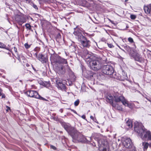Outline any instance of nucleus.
Here are the masks:
<instances>
[{"label":"nucleus","mask_w":151,"mask_h":151,"mask_svg":"<svg viewBox=\"0 0 151 151\" xmlns=\"http://www.w3.org/2000/svg\"><path fill=\"white\" fill-rule=\"evenodd\" d=\"M134 129L143 140H151L150 131L146 129L142 124L135 123Z\"/></svg>","instance_id":"1"},{"label":"nucleus","mask_w":151,"mask_h":151,"mask_svg":"<svg viewBox=\"0 0 151 151\" xmlns=\"http://www.w3.org/2000/svg\"><path fill=\"white\" fill-rule=\"evenodd\" d=\"M86 54H84L86 58L89 63L90 67L91 69L95 70H98L101 68L102 64L101 60L98 59H93V56L89 54L88 51L86 50L85 51Z\"/></svg>","instance_id":"2"},{"label":"nucleus","mask_w":151,"mask_h":151,"mask_svg":"<svg viewBox=\"0 0 151 151\" xmlns=\"http://www.w3.org/2000/svg\"><path fill=\"white\" fill-rule=\"evenodd\" d=\"M122 47H124V48L129 53L130 56L134 58L135 60L141 63L144 62V59L138 53L135 52L133 50L132 51L131 48L129 46L125 44Z\"/></svg>","instance_id":"3"},{"label":"nucleus","mask_w":151,"mask_h":151,"mask_svg":"<svg viewBox=\"0 0 151 151\" xmlns=\"http://www.w3.org/2000/svg\"><path fill=\"white\" fill-rule=\"evenodd\" d=\"M110 95L111 96L113 97V99H112V101L114 102L118 103L120 102H121L125 106H129L128 102L125 98L123 96H119L117 94L114 96H113L110 94H107L106 97V100L107 99V97L109 96H110Z\"/></svg>","instance_id":"4"},{"label":"nucleus","mask_w":151,"mask_h":151,"mask_svg":"<svg viewBox=\"0 0 151 151\" xmlns=\"http://www.w3.org/2000/svg\"><path fill=\"white\" fill-rule=\"evenodd\" d=\"M70 136L74 142H83L85 140V138L84 136L78 131L76 129Z\"/></svg>","instance_id":"5"},{"label":"nucleus","mask_w":151,"mask_h":151,"mask_svg":"<svg viewBox=\"0 0 151 151\" xmlns=\"http://www.w3.org/2000/svg\"><path fill=\"white\" fill-rule=\"evenodd\" d=\"M25 94L28 96L30 97L39 99L41 100L47 101L48 100L41 96L38 93L35 91L30 90L27 91L25 93Z\"/></svg>","instance_id":"6"},{"label":"nucleus","mask_w":151,"mask_h":151,"mask_svg":"<svg viewBox=\"0 0 151 151\" xmlns=\"http://www.w3.org/2000/svg\"><path fill=\"white\" fill-rule=\"evenodd\" d=\"M102 72L105 74L111 75L113 73L114 70L111 65H104L102 67Z\"/></svg>","instance_id":"7"},{"label":"nucleus","mask_w":151,"mask_h":151,"mask_svg":"<svg viewBox=\"0 0 151 151\" xmlns=\"http://www.w3.org/2000/svg\"><path fill=\"white\" fill-rule=\"evenodd\" d=\"M60 123L62 127L64 128L70 135L72 134L76 129L75 128L71 127L69 124L64 122H61Z\"/></svg>","instance_id":"8"},{"label":"nucleus","mask_w":151,"mask_h":151,"mask_svg":"<svg viewBox=\"0 0 151 151\" xmlns=\"http://www.w3.org/2000/svg\"><path fill=\"white\" fill-rule=\"evenodd\" d=\"M109 96L107 97V99L106 101L109 103L112 107L115 108L117 109L120 111H122V108L121 106L119 105L118 103L114 102L112 99H113V97L110 96Z\"/></svg>","instance_id":"9"},{"label":"nucleus","mask_w":151,"mask_h":151,"mask_svg":"<svg viewBox=\"0 0 151 151\" xmlns=\"http://www.w3.org/2000/svg\"><path fill=\"white\" fill-rule=\"evenodd\" d=\"M81 45L83 47L89 48L91 46V42L84 36L79 41Z\"/></svg>","instance_id":"10"},{"label":"nucleus","mask_w":151,"mask_h":151,"mask_svg":"<svg viewBox=\"0 0 151 151\" xmlns=\"http://www.w3.org/2000/svg\"><path fill=\"white\" fill-rule=\"evenodd\" d=\"M64 66L62 65H59L56 66L55 68V71L59 75H62L64 74L66 71V68L67 70L66 65Z\"/></svg>","instance_id":"11"},{"label":"nucleus","mask_w":151,"mask_h":151,"mask_svg":"<svg viewBox=\"0 0 151 151\" xmlns=\"http://www.w3.org/2000/svg\"><path fill=\"white\" fill-rule=\"evenodd\" d=\"M15 21L20 25H21L22 24L26 22V20L25 17H24V15L20 13L16 15L15 16Z\"/></svg>","instance_id":"12"},{"label":"nucleus","mask_w":151,"mask_h":151,"mask_svg":"<svg viewBox=\"0 0 151 151\" xmlns=\"http://www.w3.org/2000/svg\"><path fill=\"white\" fill-rule=\"evenodd\" d=\"M74 31L73 32V34L75 36V37L79 41L84 36L82 35V31L78 28L74 29Z\"/></svg>","instance_id":"13"},{"label":"nucleus","mask_w":151,"mask_h":151,"mask_svg":"<svg viewBox=\"0 0 151 151\" xmlns=\"http://www.w3.org/2000/svg\"><path fill=\"white\" fill-rule=\"evenodd\" d=\"M56 83V86L59 89L63 91H66V87L65 85L60 79H57Z\"/></svg>","instance_id":"14"},{"label":"nucleus","mask_w":151,"mask_h":151,"mask_svg":"<svg viewBox=\"0 0 151 151\" xmlns=\"http://www.w3.org/2000/svg\"><path fill=\"white\" fill-rule=\"evenodd\" d=\"M123 146L127 148H131L133 146V144L131 139L129 138H125L122 142Z\"/></svg>","instance_id":"15"},{"label":"nucleus","mask_w":151,"mask_h":151,"mask_svg":"<svg viewBox=\"0 0 151 151\" xmlns=\"http://www.w3.org/2000/svg\"><path fill=\"white\" fill-rule=\"evenodd\" d=\"M37 59L42 63H46L48 61L47 57L41 54H39L38 55Z\"/></svg>","instance_id":"16"},{"label":"nucleus","mask_w":151,"mask_h":151,"mask_svg":"<svg viewBox=\"0 0 151 151\" xmlns=\"http://www.w3.org/2000/svg\"><path fill=\"white\" fill-rule=\"evenodd\" d=\"M59 56L55 54H51L50 57V60L52 63H57Z\"/></svg>","instance_id":"17"},{"label":"nucleus","mask_w":151,"mask_h":151,"mask_svg":"<svg viewBox=\"0 0 151 151\" xmlns=\"http://www.w3.org/2000/svg\"><path fill=\"white\" fill-rule=\"evenodd\" d=\"M66 67H67V71L70 73V77L71 80L73 81H74L75 80L76 77L74 75L73 73L71 71L70 68V67L68 66V65H66Z\"/></svg>","instance_id":"18"},{"label":"nucleus","mask_w":151,"mask_h":151,"mask_svg":"<svg viewBox=\"0 0 151 151\" xmlns=\"http://www.w3.org/2000/svg\"><path fill=\"white\" fill-rule=\"evenodd\" d=\"M144 9L145 13L147 14H150V12L151 10V5L150 4L149 6H145Z\"/></svg>","instance_id":"19"},{"label":"nucleus","mask_w":151,"mask_h":151,"mask_svg":"<svg viewBox=\"0 0 151 151\" xmlns=\"http://www.w3.org/2000/svg\"><path fill=\"white\" fill-rule=\"evenodd\" d=\"M57 63L62 64H67L68 63L67 60L59 56Z\"/></svg>","instance_id":"20"},{"label":"nucleus","mask_w":151,"mask_h":151,"mask_svg":"<svg viewBox=\"0 0 151 151\" xmlns=\"http://www.w3.org/2000/svg\"><path fill=\"white\" fill-rule=\"evenodd\" d=\"M99 144L100 145V146H101L102 145L105 146L107 144V142L105 141L103 139H101L98 142Z\"/></svg>","instance_id":"21"},{"label":"nucleus","mask_w":151,"mask_h":151,"mask_svg":"<svg viewBox=\"0 0 151 151\" xmlns=\"http://www.w3.org/2000/svg\"><path fill=\"white\" fill-rule=\"evenodd\" d=\"M81 4L82 6H90L89 3L86 0H83Z\"/></svg>","instance_id":"22"},{"label":"nucleus","mask_w":151,"mask_h":151,"mask_svg":"<svg viewBox=\"0 0 151 151\" xmlns=\"http://www.w3.org/2000/svg\"><path fill=\"white\" fill-rule=\"evenodd\" d=\"M126 124L128 127V128H131L132 127V122L131 120H128L126 122Z\"/></svg>","instance_id":"23"},{"label":"nucleus","mask_w":151,"mask_h":151,"mask_svg":"<svg viewBox=\"0 0 151 151\" xmlns=\"http://www.w3.org/2000/svg\"><path fill=\"white\" fill-rule=\"evenodd\" d=\"M0 48L5 49L7 50H9V48L8 47H6V45L0 42Z\"/></svg>","instance_id":"24"},{"label":"nucleus","mask_w":151,"mask_h":151,"mask_svg":"<svg viewBox=\"0 0 151 151\" xmlns=\"http://www.w3.org/2000/svg\"><path fill=\"white\" fill-rule=\"evenodd\" d=\"M127 78V77L126 75H124L121 76L120 77H118V79L120 81H123L125 79H126Z\"/></svg>","instance_id":"25"},{"label":"nucleus","mask_w":151,"mask_h":151,"mask_svg":"<svg viewBox=\"0 0 151 151\" xmlns=\"http://www.w3.org/2000/svg\"><path fill=\"white\" fill-rule=\"evenodd\" d=\"M40 4H43L44 3L48 2L50 0H37Z\"/></svg>","instance_id":"26"},{"label":"nucleus","mask_w":151,"mask_h":151,"mask_svg":"<svg viewBox=\"0 0 151 151\" xmlns=\"http://www.w3.org/2000/svg\"><path fill=\"white\" fill-rule=\"evenodd\" d=\"M25 26L26 27V28L27 29V30H32L31 28V26L29 24L27 23L25 24Z\"/></svg>","instance_id":"27"},{"label":"nucleus","mask_w":151,"mask_h":151,"mask_svg":"<svg viewBox=\"0 0 151 151\" xmlns=\"http://www.w3.org/2000/svg\"><path fill=\"white\" fill-rule=\"evenodd\" d=\"M142 145L143 146L144 150H147L148 146V144L147 142H143Z\"/></svg>","instance_id":"28"},{"label":"nucleus","mask_w":151,"mask_h":151,"mask_svg":"<svg viewBox=\"0 0 151 151\" xmlns=\"http://www.w3.org/2000/svg\"><path fill=\"white\" fill-rule=\"evenodd\" d=\"M80 102V101L79 99H77L76 100L74 103V105L75 106H77L78 105Z\"/></svg>","instance_id":"29"},{"label":"nucleus","mask_w":151,"mask_h":151,"mask_svg":"<svg viewBox=\"0 0 151 151\" xmlns=\"http://www.w3.org/2000/svg\"><path fill=\"white\" fill-rule=\"evenodd\" d=\"M130 17L132 19H134L136 17V16L134 15L131 14L130 15Z\"/></svg>","instance_id":"30"},{"label":"nucleus","mask_w":151,"mask_h":151,"mask_svg":"<svg viewBox=\"0 0 151 151\" xmlns=\"http://www.w3.org/2000/svg\"><path fill=\"white\" fill-rule=\"evenodd\" d=\"M128 41L131 43H132L134 42L133 39L130 37L128 38Z\"/></svg>","instance_id":"31"},{"label":"nucleus","mask_w":151,"mask_h":151,"mask_svg":"<svg viewBox=\"0 0 151 151\" xmlns=\"http://www.w3.org/2000/svg\"><path fill=\"white\" fill-rule=\"evenodd\" d=\"M24 46L26 48L28 49L30 47V45H28V44L27 43L25 44Z\"/></svg>","instance_id":"32"},{"label":"nucleus","mask_w":151,"mask_h":151,"mask_svg":"<svg viewBox=\"0 0 151 151\" xmlns=\"http://www.w3.org/2000/svg\"><path fill=\"white\" fill-rule=\"evenodd\" d=\"M107 44L108 47L110 48H112L114 47V46L111 44L108 43Z\"/></svg>","instance_id":"33"},{"label":"nucleus","mask_w":151,"mask_h":151,"mask_svg":"<svg viewBox=\"0 0 151 151\" xmlns=\"http://www.w3.org/2000/svg\"><path fill=\"white\" fill-rule=\"evenodd\" d=\"M40 48L37 47H36L34 50V51H36V52H38L40 50Z\"/></svg>","instance_id":"34"},{"label":"nucleus","mask_w":151,"mask_h":151,"mask_svg":"<svg viewBox=\"0 0 151 151\" xmlns=\"http://www.w3.org/2000/svg\"><path fill=\"white\" fill-rule=\"evenodd\" d=\"M122 46H123V45H121V46H118V47L122 50H123L124 52H126L125 51V50L123 49V48H124V47H122ZM123 46H124V45H123Z\"/></svg>","instance_id":"35"},{"label":"nucleus","mask_w":151,"mask_h":151,"mask_svg":"<svg viewBox=\"0 0 151 151\" xmlns=\"http://www.w3.org/2000/svg\"><path fill=\"white\" fill-rule=\"evenodd\" d=\"M56 37L58 38H60L61 37V35L60 33H58Z\"/></svg>","instance_id":"36"},{"label":"nucleus","mask_w":151,"mask_h":151,"mask_svg":"<svg viewBox=\"0 0 151 151\" xmlns=\"http://www.w3.org/2000/svg\"><path fill=\"white\" fill-rule=\"evenodd\" d=\"M6 108L7 109H6V112H8L9 111V110H11L9 106H6Z\"/></svg>","instance_id":"37"},{"label":"nucleus","mask_w":151,"mask_h":151,"mask_svg":"<svg viewBox=\"0 0 151 151\" xmlns=\"http://www.w3.org/2000/svg\"><path fill=\"white\" fill-rule=\"evenodd\" d=\"M32 6L35 9H38V8L37 7V5L34 4H33Z\"/></svg>","instance_id":"38"},{"label":"nucleus","mask_w":151,"mask_h":151,"mask_svg":"<svg viewBox=\"0 0 151 151\" xmlns=\"http://www.w3.org/2000/svg\"><path fill=\"white\" fill-rule=\"evenodd\" d=\"M50 147L52 149L54 150H55L56 149V148L55 146L52 145H51L50 146Z\"/></svg>","instance_id":"39"},{"label":"nucleus","mask_w":151,"mask_h":151,"mask_svg":"<svg viewBox=\"0 0 151 151\" xmlns=\"http://www.w3.org/2000/svg\"><path fill=\"white\" fill-rule=\"evenodd\" d=\"M70 109L71 111H72L74 113L77 114V112H76V111H75V110H74L73 109H71L70 108L69 109Z\"/></svg>","instance_id":"40"},{"label":"nucleus","mask_w":151,"mask_h":151,"mask_svg":"<svg viewBox=\"0 0 151 151\" xmlns=\"http://www.w3.org/2000/svg\"><path fill=\"white\" fill-rule=\"evenodd\" d=\"M14 50L15 53H17V48H16L15 47H14Z\"/></svg>","instance_id":"41"},{"label":"nucleus","mask_w":151,"mask_h":151,"mask_svg":"<svg viewBox=\"0 0 151 151\" xmlns=\"http://www.w3.org/2000/svg\"><path fill=\"white\" fill-rule=\"evenodd\" d=\"M38 55V52H36L35 54V55L37 57H37H38V55Z\"/></svg>","instance_id":"42"},{"label":"nucleus","mask_w":151,"mask_h":151,"mask_svg":"<svg viewBox=\"0 0 151 151\" xmlns=\"http://www.w3.org/2000/svg\"><path fill=\"white\" fill-rule=\"evenodd\" d=\"M106 147H104L103 148V149L102 150H101V151H106Z\"/></svg>","instance_id":"43"},{"label":"nucleus","mask_w":151,"mask_h":151,"mask_svg":"<svg viewBox=\"0 0 151 151\" xmlns=\"http://www.w3.org/2000/svg\"><path fill=\"white\" fill-rule=\"evenodd\" d=\"M81 117L84 119H85L86 116L85 115H83L81 116Z\"/></svg>","instance_id":"44"},{"label":"nucleus","mask_w":151,"mask_h":151,"mask_svg":"<svg viewBox=\"0 0 151 151\" xmlns=\"http://www.w3.org/2000/svg\"><path fill=\"white\" fill-rule=\"evenodd\" d=\"M1 96H1L2 98H5V95L4 94H2V95Z\"/></svg>","instance_id":"45"},{"label":"nucleus","mask_w":151,"mask_h":151,"mask_svg":"<svg viewBox=\"0 0 151 151\" xmlns=\"http://www.w3.org/2000/svg\"><path fill=\"white\" fill-rule=\"evenodd\" d=\"M2 90L1 89H0V96H1L2 95Z\"/></svg>","instance_id":"46"},{"label":"nucleus","mask_w":151,"mask_h":151,"mask_svg":"<svg viewBox=\"0 0 151 151\" xmlns=\"http://www.w3.org/2000/svg\"><path fill=\"white\" fill-rule=\"evenodd\" d=\"M88 77H90L91 78L92 77H93V74H91L90 75L88 76Z\"/></svg>","instance_id":"47"},{"label":"nucleus","mask_w":151,"mask_h":151,"mask_svg":"<svg viewBox=\"0 0 151 151\" xmlns=\"http://www.w3.org/2000/svg\"><path fill=\"white\" fill-rule=\"evenodd\" d=\"M32 68L35 71V72L36 71V69L33 67V66L32 65Z\"/></svg>","instance_id":"48"},{"label":"nucleus","mask_w":151,"mask_h":151,"mask_svg":"<svg viewBox=\"0 0 151 151\" xmlns=\"http://www.w3.org/2000/svg\"><path fill=\"white\" fill-rule=\"evenodd\" d=\"M59 111L61 113H62L63 112V109H61L59 110Z\"/></svg>","instance_id":"49"},{"label":"nucleus","mask_w":151,"mask_h":151,"mask_svg":"<svg viewBox=\"0 0 151 151\" xmlns=\"http://www.w3.org/2000/svg\"><path fill=\"white\" fill-rule=\"evenodd\" d=\"M90 118L91 119H94L93 117L92 116H91Z\"/></svg>","instance_id":"50"},{"label":"nucleus","mask_w":151,"mask_h":151,"mask_svg":"<svg viewBox=\"0 0 151 151\" xmlns=\"http://www.w3.org/2000/svg\"><path fill=\"white\" fill-rule=\"evenodd\" d=\"M148 54H149V56H150V57L151 56V55L150 54V53H148Z\"/></svg>","instance_id":"51"},{"label":"nucleus","mask_w":151,"mask_h":151,"mask_svg":"<svg viewBox=\"0 0 151 151\" xmlns=\"http://www.w3.org/2000/svg\"><path fill=\"white\" fill-rule=\"evenodd\" d=\"M128 1V0H125V2H127V1Z\"/></svg>","instance_id":"52"},{"label":"nucleus","mask_w":151,"mask_h":151,"mask_svg":"<svg viewBox=\"0 0 151 151\" xmlns=\"http://www.w3.org/2000/svg\"><path fill=\"white\" fill-rule=\"evenodd\" d=\"M109 20L111 22V23H112V21L110 19H109Z\"/></svg>","instance_id":"53"},{"label":"nucleus","mask_w":151,"mask_h":151,"mask_svg":"<svg viewBox=\"0 0 151 151\" xmlns=\"http://www.w3.org/2000/svg\"><path fill=\"white\" fill-rule=\"evenodd\" d=\"M20 81L21 82H22V81L21 80H20Z\"/></svg>","instance_id":"54"},{"label":"nucleus","mask_w":151,"mask_h":151,"mask_svg":"<svg viewBox=\"0 0 151 151\" xmlns=\"http://www.w3.org/2000/svg\"><path fill=\"white\" fill-rule=\"evenodd\" d=\"M121 1H123V0H121Z\"/></svg>","instance_id":"55"}]
</instances>
